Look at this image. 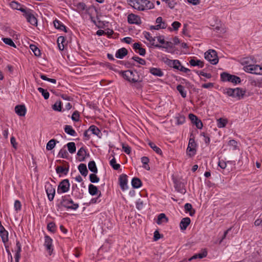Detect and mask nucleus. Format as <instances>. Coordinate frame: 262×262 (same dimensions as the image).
Masks as SVG:
<instances>
[{
    "mask_svg": "<svg viewBox=\"0 0 262 262\" xmlns=\"http://www.w3.org/2000/svg\"><path fill=\"white\" fill-rule=\"evenodd\" d=\"M57 206L58 207H63L67 210H75L79 207V205L77 203H75L72 199L70 198L69 195H66L62 196L61 200Z\"/></svg>",
    "mask_w": 262,
    "mask_h": 262,
    "instance_id": "nucleus-4",
    "label": "nucleus"
},
{
    "mask_svg": "<svg viewBox=\"0 0 262 262\" xmlns=\"http://www.w3.org/2000/svg\"><path fill=\"white\" fill-rule=\"evenodd\" d=\"M232 75L226 72H223L221 74V79L223 81H231Z\"/></svg>",
    "mask_w": 262,
    "mask_h": 262,
    "instance_id": "nucleus-36",
    "label": "nucleus"
},
{
    "mask_svg": "<svg viewBox=\"0 0 262 262\" xmlns=\"http://www.w3.org/2000/svg\"><path fill=\"white\" fill-rule=\"evenodd\" d=\"M154 234V241H157L160 238L163 237V235L160 234L158 230H156Z\"/></svg>",
    "mask_w": 262,
    "mask_h": 262,
    "instance_id": "nucleus-61",
    "label": "nucleus"
},
{
    "mask_svg": "<svg viewBox=\"0 0 262 262\" xmlns=\"http://www.w3.org/2000/svg\"><path fill=\"white\" fill-rule=\"evenodd\" d=\"M64 132L68 135L72 136L76 135V132L71 125H66L64 127Z\"/></svg>",
    "mask_w": 262,
    "mask_h": 262,
    "instance_id": "nucleus-29",
    "label": "nucleus"
},
{
    "mask_svg": "<svg viewBox=\"0 0 262 262\" xmlns=\"http://www.w3.org/2000/svg\"><path fill=\"white\" fill-rule=\"evenodd\" d=\"M128 23L130 24L140 25L141 23V20L137 15L131 13L127 16Z\"/></svg>",
    "mask_w": 262,
    "mask_h": 262,
    "instance_id": "nucleus-15",
    "label": "nucleus"
},
{
    "mask_svg": "<svg viewBox=\"0 0 262 262\" xmlns=\"http://www.w3.org/2000/svg\"><path fill=\"white\" fill-rule=\"evenodd\" d=\"M189 119L192 123L194 124L198 129H202L203 125L201 120L195 115L190 114L188 116Z\"/></svg>",
    "mask_w": 262,
    "mask_h": 262,
    "instance_id": "nucleus-13",
    "label": "nucleus"
},
{
    "mask_svg": "<svg viewBox=\"0 0 262 262\" xmlns=\"http://www.w3.org/2000/svg\"><path fill=\"white\" fill-rule=\"evenodd\" d=\"M88 130L91 131L93 134L99 137L101 134L100 129L97 126L94 125L90 126L88 129Z\"/></svg>",
    "mask_w": 262,
    "mask_h": 262,
    "instance_id": "nucleus-37",
    "label": "nucleus"
},
{
    "mask_svg": "<svg viewBox=\"0 0 262 262\" xmlns=\"http://www.w3.org/2000/svg\"><path fill=\"white\" fill-rule=\"evenodd\" d=\"M142 182L140 179L135 177L132 180V185L134 188H138L142 186Z\"/></svg>",
    "mask_w": 262,
    "mask_h": 262,
    "instance_id": "nucleus-28",
    "label": "nucleus"
},
{
    "mask_svg": "<svg viewBox=\"0 0 262 262\" xmlns=\"http://www.w3.org/2000/svg\"><path fill=\"white\" fill-rule=\"evenodd\" d=\"M186 151L189 157H192L196 153V147L188 146Z\"/></svg>",
    "mask_w": 262,
    "mask_h": 262,
    "instance_id": "nucleus-44",
    "label": "nucleus"
},
{
    "mask_svg": "<svg viewBox=\"0 0 262 262\" xmlns=\"http://www.w3.org/2000/svg\"><path fill=\"white\" fill-rule=\"evenodd\" d=\"M89 178L90 181L93 183H98L99 181V178L95 173L90 174Z\"/></svg>",
    "mask_w": 262,
    "mask_h": 262,
    "instance_id": "nucleus-51",
    "label": "nucleus"
},
{
    "mask_svg": "<svg viewBox=\"0 0 262 262\" xmlns=\"http://www.w3.org/2000/svg\"><path fill=\"white\" fill-rule=\"evenodd\" d=\"M207 255V250L206 249H202L201 251V252L195 254L194 255H193L192 257L189 258L188 260V261H191L193 259H195L196 258H203L204 257H206Z\"/></svg>",
    "mask_w": 262,
    "mask_h": 262,
    "instance_id": "nucleus-19",
    "label": "nucleus"
},
{
    "mask_svg": "<svg viewBox=\"0 0 262 262\" xmlns=\"http://www.w3.org/2000/svg\"><path fill=\"white\" fill-rule=\"evenodd\" d=\"M0 236L3 243H6L8 242V232L6 230L5 232L3 231L2 233H0Z\"/></svg>",
    "mask_w": 262,
    "mask_h": 262,
    "instance_id": "nucleus-53",
    "label": "nucleus"
},
{
    "mask_svg": "<svg viewBox=\"0 0 262 262\" xmlns=\"http://www.w3.org/2000/svg\"><path fill=\"white\" fill-rule=\"evenodd\" d=\"M99 191L98 188L93 184H90L89 185V192L91 195L93 196L97 194L98 195Z\"/></svg>",
    "mask_w": 262,
    "mask_h": 262,
    "instance_id": "nucleus-27",
    "label": "nucleus"
},
{
    "mask_svg": "<svg viewBox=\"0 0 262 262\" xmlns=\"http://www.w3.org/2000/svg\"><path fill=\"white\" fill-rule=\"evenodd\" d=\"M77 11L80 13L82 11L85 10L86 13L89 14V11L90 10L91 7H89L88 8L86 7V5L85 3L83 2H79L77 3L75 5Z\"/></svg>",
    "mask_w": 262,
    "mask_h": 262,
    "instance_id": "nucleus-20",
    "label": "nucleus"
},
{
    "mask_svg": "<svg viewBox=\"0 0 262 262\" xmlns=\"http://www.w3.org/2000/svg\"><path fill=\"white\" fill-rule=\"evenodd\" d=\"M177 90L179 91L183 98H185L186 97V92L185 91L184 87L183 85L179 84L177 86Z\"/></svg>",
    "mask_w": 262,
    "mask_h": 262,
    "instance_id": "nucleus-42",
    "label": "nucleus"
},
{
    "mask_svg": "<svg viewBox=\"0 0 262 262\" xmlns=\"http://www.w3.org/2000/svg\"><path fill=\"white\" fill-rule=\"evenodd\" d=\"M171 26L173 28V30L177 31L179 29V28L181 27V24L179 21H175L172 23Z\"/></svg>",
    "mask_w": 262,
    "mask_h": 262,
    "instance_id": "nucleus-60",
    "label": "nucleus"
},
{
    "mask_svg": "<svg viewBox=\"0 0 262 262\" xmlns=\"http://www.w3.org/2000/svg\"><path fill=\"white\" fill-rule=\"evenodd\" d=\"M191 220L189 217H186L182 219L180 223V227L181 230H185L190 224Z\"/></svg>",
    "mask_w": 262,
    "mask_h": 262,
    "instance_id": "nucleus-21",
    "label": "nucleus"
},
{
    "mask_svg": "<svg viewBox=\"0 0 262 262\" xmlns=\"http://www.w3.org/2000/svg\"><path fill=\"white\" fill-rule=\"evenodd\" d=\"M199 75H201L204 77H206L207 78H211L212 77V75L210 73H206L204 72L203 71H196L195 72Z\"/></svg>",
    "mask_w": 262,
    "mask_h": 262,
    "instance_id": "nucleus-57",
    "label": "nucleus"
},
{
    "mask_svg": "<svg viewBox=\"0 0 262 262\" xmlns=\"http://www.w3.org/2000/svg\"><path fill=\"white\" fill-rule=\"evenodd\" d=\"M71 118H72V120H73L74 121H76V122L78 121L79 118V112L77 111H75V112H74V113H73V114L72 115Z\"/></svg>",
    "mask_w": 262,
    "mask_h": 262,
    "instance_id": "nucleus-56",
    "label": "nucleus"
},
{
    "mask_svg": "<svg viewBox=\"0 0 262 262\" xmlns=\"http://www.w3.org/2000/svg\"><path fill=\"white\" fill-rule=\"evenodd\" d=\"M168 221V218L166 217L164 213H160L158 216L157 223L159 225L162 224L163 222L167 223Z\"/></svg>",
    "mask_w": 262,
    "mask_h": 262,
    "instance_id": "nucleus-32",
    "label": "nucleus"
},
{
    "mask_svg": "<svg viewBox=\"0 0 262 262\" xmlns=\"http://www.w3.org/2000/svg\"><path fill=\"white\" fill-rule=\"evenodd\" d=\"M110 164L115 170H118L120 168V165L116 163V161L115 158H113L111 160H110Z\"/></svg>",
    "mask_w": 262,
    "mask_h": 262,
    "instance_id": "nucleus-45",
    "label": "nucleus"
},
{
    "mask_svg": "<svg viewBox=\"0 0 262 262\" xmlns=\"http://www.w3.org/2000/svg\"><path fill=\"white\" fill-rule=\"evenodd\" d=\"M52 243V239L49 236L47 235H45L44 246L46 247L47 251L50 255H51L53 251V246Z\"/></svg>",
    "mask_w": 262,
    "mask_h": 262,
    "instance_id": "nucleus-12",
    "label": "nucleus"
},
{
    "mask_svg": "<svg viewBox=\"0 0 262 262\" xmlns=\"http://www.w3.org/2000/svg\"><path fill=\"white\" fill-rule=\"evenodd\" d=\"M52 108L55 111L61 112L62 103L61 101H56L55 104L52 105Z\"/></svg>",
    "mask_w": 262,
    "mask_h": 262,
    "instance_id": "nucleus-41",
    "label": "nucleus"
},
{
    "mask_svg": "<svg viewBox=\"0 0 262 262\" xmlns=\"http://www.w3.org/2000/svg\"><path fill=\"white\" fill-rule=\"evenodd\" d=\"M70 182L68 179L62 180L59 184L57 187V193L61 194L68 192L70 189Z\"/></svg>",
    "mask_w": 262,
    "mask_h": 262,
    "instance_id": "nucleus-7",
    "label": "nucleus"
},
{
    "mask_svg": "<svg viewBox=\"0 0 262 262\" xmlns=\"http://www.w3.org/2000/svg\"><path fill=\"white\" fill-rule=\"evenodd\" d=\"M37 90L40 93H41L42 95L45 99H48L49 98L50 94L46 90L42 88H38Z\"/></svg>",
    "mask_w": 262,
    "mask_h": 262,
    "instance_id": "nucleus-47",
    "label": "nucleus"
},
{
    "mask_svg": "<svg viewBox=\"0 0 262 262\" xmlns=\"http://www.w3.org/2000/svg\"><path fill=\"white\" fill-rule=\"evenodd\" d=\"M23 15L26 17L28 22L33 26H37V20L32 13L31 9H27L25 12L23 13Z\"/></svg>",
    "mask_w": 262,
    "mask_h": 262,
    "instance_id": "nucleus-8",
    "label": "nucleus"
},
{
    "mask_svg": "<svg viewBox=\"0 0 262 262\" xmlns=\"http://www.w3.org/2000/svg\"><path fill=\"white\" fill-rule=\"evenodd\" d=\"M58 142H59L58 141H56L54 139L50 140L47 144L46 149L48 150H51L53 149L55 146L56 143Z\"/></svg>",
    "mask_w": 262,
    "mask_h": 262,
    "instance_id": "nucleus-33",
    "label": "nucleus"
},
{
    "mask_svg": "<svg viewBox=\"0 0 262 262\" xmlns=\"http://www.w3.org/2000/svg\"><path fill=\"white\" fill-rule=\"evenodd\" d=\"M2 40L3 42L5 43L6 45H8L11 47H13L14 48L16 47L15 44L14 43L12 39L10 38H3Z\"/></svg>",
    "mask_w": 262,
    "mask_h": 262,
    "instance_id": "nucleus-46",
    "label": "nucleus"
},
{
    "mask_svg": "<svg viewBox=\"0 0 262 262\" xmlns=\"http://www.w3.org/2000/svg\"><path fill=\"white\" fill-rule=\"evenodd\" d=\"M119 185L121 189L124 190L128 188L127 186V176L125 174H122L119 178Z\"/></svg>",
    "mask_w": 262,
    "mask_h": 262,
    "instance_id": "nucleus-16",
    "label": "nucleus"
},
{
    "mask_svg": "<svg viewBox=\"0 0 262 262\" xmlns=\"http://www.w3.org/2000/svg\"><path fill=\"white\" fill-rule=\"evenodd\" d=\"M190 64L192 67L198 66L199 68H203L204 66V63L203 61H201L199 59H191L189 60Z\"/></svg>",
    "mask_w": 262,
    "mask_h": 262,
    "instance_id": "nucleus-24",
    "label": "nucleus"
},
{
    "mask_svg": "<svg viewBox=\"0 0 262 262\" xmlns=\"http://www.w3.org/2000/svg\"><path fill=\"white\" fill-rule=\"evenodd\" d=\"M66 146L68 147L69 151L71 154H73L76 151V147L74 142H69L66 145Z\"/></svg>",
    "mask_w": 262,
    "mask_h": 262,
    "instance_id": "nucleus-38",
    "label": "nucleus"
},
{
    "mask_svg": "<svg viewBox=\"0 0 262 262\" xmlns=\"http://www.w3.org/2000/svg\"><path fill=\"white\" fill-rule=\"evenodd\" d=\"M30 49L33 52L34 55L36 56H39L40 55V50L34 45H31L30 46Z\"/></svg>",
    "mask_w": 262,
    "mask_h": 262,
    "instance_id": "nucleus-48",
    "label": "nucleus"
},
{
    "mask_svg": "<svg viewBox=\"0 0 262 262\" xmlns=\"http://www.w3.org/2000/svg\"><path fill=\"white\" fill-rule=\"evenodd\" d=\"M130 5L138 11H145L154 9L155 5L149 0H128Z\"/></svg>",
    "mask_w": 262,
    "mask_h": 262,
    "instance_id": "nucleus-1",
    "label": "nucleus"
},
{
    "mask_svg": "<svg viewBox=\"0 0 262 262\" xmlns=\"http://www.w3.org/2000/svg\"><path fill=\"white\" fill-rule=\"evenodd\" d=\"M86 154V149L84 147H81L78 151L77 155L78 157H81L78 159V161L80 162L84 161L85 160V157L84 154Z\"/></svg>",
    "mask_w": 262,
    "mask_h": 262,
    "instance_id": "nucleus-30",
    "label": "nucleus"
},
{
    "mask_svg": "<svg viewBox=\"0 0 262 262\" xmlns=\"http://www.w3.org/2000/svg\"><path fill=\"white\" fill-rule=\"evenodd\" d=\"M178 125H181L185 121V117L183 115L178 114L175 118Z\"/></svg>",
    "mask_w": 262,
    "mask_h": 262,
    "instance_id": "nucleus-40",
    "label": "nucleus"
},
{
    "mask_svg": "<svg viewBox=\"0 0 262 262\" xmlns=\"http://www.w3.org/2000/svg\"><path fill=\"white\" fill-rule=\"evenodd\" d=\"M26 111L24 105H17L15 107V112L19 116H25Z\"/></svg>",
    "mask_w": 262,
    "mask_h": 262,
    "instance_id": "nucleus-18",
    "label": "nucleus"
},
{
    "mask_svg": "<svg viewBox=\"0 0 262 262\" xmlns=\"http://www.w3.org/2000/svg\"><path fill=\"white\" fill-rule=\"evenodd\" d=\"M230 82L234 84H237L241 82V79L239 77L232 75Z\"/></svg>",
    "mask_w": 262,
    "mask_h": 262,
    "instance_id": "nucleus-52",
    "label": "nucleus"
},
{
    "mask_svg": "<svg viewBox=\"0 0 262 262\" xmlns=\"http://www.w3.org/2000/svg\"><path fill=\"white\" fill-rule=\"evenodd\" d=\"M14 208L16 211H19L21 208V204L19 201L16 200L14 202Z\"/></svg>",
    "mask_w": 262,
    "mask_h": 262,
    "instance_id": "nucleus-59",
    "label": "nucleus"
},
{
    "mask_svg": "<svg viewBox=\"0 0 262 262\" xmlns=\"http://www.w3.org/2000/svg\"><path fill=\"white\" fill-rule=\"evenodd\" d=\"M201 135L203 136L204 137V141H205V143L207 144V145H208L210 141V137H209V136L207 134H206L204 132L202 133L201 134Z\"/></svg>",
    "mask_w": 262,
    "mask_h": 262,
    "instance_id": "nucleus-64",
    "label": "nucleus"
},
{
    "mask_svg": "<svg viewBox=\"0 0 262 262\" xmlns=\"http://www.w3.org/2000/svg\"><path fill=\"white\" fill-rule=\"evenodd\" d=\"M245 72L255 74H259L262 68L258 65L250 64L244 67Z\"/></svg>",
    "mask_w": 262,
    "mask_h": 262,
    "instance_id": "nucleus-9",
    "label": "nucleus"
},
{
    "mask_svg": "<svg viewBox=\"0 0 262 262\" xmlns=\"http://www.w3.org/2000/svg\"><path fill=\"white\" fill-rule=\"evenodd\" d=\"M223 93L228 96L241 100L244 97L246 91L240 88H236L235 89L226 88L224 90Z\"/></svg>",
    "mask_w": 262,
    "mask_h": 262,
    "instance_id": "nucleus-3",
    "label": "nucleus"
},
{
    "mask_svg": "<svg viewBox=\"0 0 262 262\" xmlns=\"http://www.w3.org/2000/svg\"><path fill=\"white\" fill-rule=\"evenodd\" d=\"M90 15V19L92 22H93L98 28H101L100 23L101 21L99 20L97 23L94 18L92 16L91 14H89Z\"/></svg>",
    "mask_w": 262,
    "mask_h": 262,
    "instance_id": "nucleus-62",
    "label": "nucleus"
},
{
    "mask_svg": "<svg viewBox=\"0 0 262 262\" xmlns=\"http://www.w3.org/2000/svg\"><path fill=\"white\" fill-rule=\"evenodd\" d=\"M45 189L48 200L52 201L55 194V189L49 182L46 183Z\"/></svg>",
    "mask_w": 262,
    "mask_h": 262,
    "instance_id": "nucleus-10",
    "label": "nucleus"
},
{
    "mask_svg": "<svg viewBox=\"0 0 262 262\" xmlns=\"http://www.w3.org/2000/svg\"><path fill=\"white\" fill-rule=\"evenodd\" d=\"M148 145L156 153L160 155H162V151L161 149L159 147L157 146L155 143L152 142H149L148 143Z\"/></svg>",
    "mask_w": 262,
    "mask_h": 262,
    "instance_id": "nucleus-43",
    "label": "nucleus"
},
{
    "mask_svg": "<svg viewBox=\"0 0 262 262\" xmlns=\"http://www.w3.org/2000/svg\"><path fill=\"white\" fill-rule=\"evenodd\" d=\"M188 146L194 147H196V144L195 142L194 137L192 133H191L190 134V138L189 140Z\"/></svg>",
    "mask_w": 262,
    "mask_h": 262,
    "instance_id": "nucleus-50",
    "label": "nucleus"
},
{
    "mask_svg": "<svg viewBox=\"0 0 262 262\" xmlns=\"http://www.w3.org/2000/svg\"><path fill=\"white\" fill-rule=\"evenodd\" d=\"M58 162L63 164L64 165L62 166H57L56 167V171L57 173L59 174V177H61V173L67 175L69 170V165L68 162H66L64 160H57Z\"/></svg>",
    "mask_w": 262,
    "mask_h": 262,
    "instance_id": "nucleus-6",
    "label": "nucleus"
},
{
    "mask_svg": "<svg viewBox=\"0 0 262 262\" xmlns=\"http://www.w3.org/2000/svg\"><path fill=\"white\" fill-rule=\"evenodd\" d=\"M68 155V153L66 149L62 148L60 150L58 156L62 158H67Z\"/></svg>",
    "mask_w": 262,
    "mask_h": 262,
    "instance_id": "nucleus-54",
    "label": "nucleus"
},
{
    "mask_svg": "<svg viewBox=\"0 0 262 262\" xmlns=\"http://www.w3.org/2000/svg\"><path fill=\"white\" fill-rule=\"evenodd\" d=\"M127 50L125 48H122L117 51L115 56L116 58L122 59L124 57L127 55Z\"/></svg>",
    "mask_w": 262,
    "mask_h": 262,
    "instance_id": "nucleus-23",
    "label": "nucleus"
},
{
    "mask_svg": "<svg viewBox=\"0 0 262 262\" xmlns=\"http://www.w3.org/2000/svg\"><path fill=\"white\" fill-rule=\"evenodd\" d=\"M47 229L49 231L55 233L56 231V226L54 222H51L48 224Z\"/></svg>",
    "mask_w": 262,
    "mask_h": 262,
    "instance_id": "nucleus-39",
    "label": "nucleus"
},
{
    "mask_svg": "<svg viewBox=\"0 0 262 262\" xmlns=\"http://www.w3.org/2000/svg\"><path fill=\"white\" fill-rule=\"evenodd\" d=\"M218 166L222 169H225L227 166V162L223 160H219L218 162Z\"/></svg>",
    "mask_w": 262,
    "mask_h": 262,
    "instance_id": "nucleus-63",
    "label": "nucleus"
},
{
    "mask_svg": "<svg viewBox=\"0 0 262 262\" xmlns=\"http://www.w3.org/2000/svg\"><path fill=\"white\" fill-rule=\"evenodd\" d=\"M149 72L154 76L162 77L164 73L159 68H151L149 69Z\"/></svg>",
    "mask_w": 262,
    "mask_h": 262,
    "instance_id": "nucleus-25",
    "label": "nucleus"
},
{
    "mask_svg": "<svg viewBox=\"0 0 262 262\" xmlns=\"http://www.w3.org/2000/svg\"><path fill=\"white\" fill-rule=\"evenodd\" d=\"M10 6L13 9L19 10L23 13L27 9L24 6L21 5L16 1H12L10 3Z\"/></svg>",
    "mask_w": 262,
    "mask_h": 262,
    "instance_id": "nucleus-17",
    "label": "nucleus"
},
{
    "mask_svg": "<svg viewBox=\"0 0 262 262\" xmlns=\"http://www.w3.org/2000/svg\"><path fill=\"white\" fill-rule=\"evenodd\" d=\"M185 211L186 213L189 212L190 216H193L195 213V210L192 209V205L190 203H186L184 205Z\"/></svg>",
    "mask_w": 262,
    "mask_h": 262,
    "instance_id": "nucleus-31",
    "label": "nucleus"
},
{
    "mask_svg": "<svg viewBox=\"0 0 262 262\" xmlns=\"http://www.w3.org/2000/svg\"><path fill=\"white\" fill-rule=\"evenodd\" d=\"M163 61L170 68L175 69H179L181 66V62L179 60H171L167 57L163 58Z\"/></svg>",
    "mask_w": 262,
    "mask_h": 262,
    "instance_id": "nucleus-11",
    "label": "nucleus"
},
{
    "mask_svg": "<svg viewBox=\"0 0 262 262\" xmlns=\"http://www.w3.org/2000/svg\"><path fill=\"white\" fill-rule=\"evenodd\" d=\"M53 24H54V26L56 29L59 30L63 31L65 32H68L66 26L65 25H64L63 24V23L62 22H61L60 21L56 19L53 21Z\"/></svg>",
    "mask_w": 262,
    "mask_h": 262,
    "instance_id": "nucleus-22",
    "label": "nucleus"
},
{
    "mask_svg": "<svg viewBox=\"0 0 262 262\" xmlns=\"http://www.w3.org/2000/svg\"><path fill=\"white\" fill-rule=\"evenodd\" d=\"M132 59L137 61L140 64L145 65L146 64V61L144 59L141 58L138 56H134Z\"/></svg>",
    "mask_w": 262,
    "mask_h": 262,
    "instance_id": "nucleus-55",
    "label": "nucleus"
},
{
    "mask_svg": "<svg viewBox=\"0 0 262 262\" xmlns=\"http://www.w3.org/2000/svg\"><path fill=\"white\" fill-rule=\"evenodd\" d=\"M119 74L127 81L133 82H140L142 81V79L140 78V75L137 70L132 71L127 70L125 71H121Z\"/></svg>",
    "mask_w": 262,
    "mask_h": 262,
    "instance_id": "nucleus-2",
    "label": "nucleus"
},
{
    "mask_svg": "<svg viewBox=\"0 0 262 262\" xmlns=\"http://www.w3.org/2000/svg\"><path fill=\"white\" fill-rule=\"evenodd\" d=\"M228 123L227 119L220 118L217 120V125L219 128L225 127Z\"/></svg>",
    "mask_w": 262,
    "mask_h": 262,
    "instance_id": "nucleus-34",
    "label": "nucleus"
},
{
    "mask_svg": "<svg viewBox=\"0 0 262 262\" xmlns=\"http://www.w3.org/2000/svg\"><path fill=\"white\" fill-rule=\"evenodd\" d=\"M78 169L80 172L81 174L84 177H86L88 173V170L86 165L85 164H80L78 167Z\"/></svg>",
    "mask_w": 262,
    "mask_h": 262,
    "instance_id": "nucleus-26",
    "label": "nucleus"
},
{
    "mask_svg": "<svg viewBox=\"0 0 262 262\" xmlns=\"http://www.w3.org/2000/svg\"><path fill=\"white\" fill-rule=\"evenodd\" d=\"M205 58L214 65L216 64L219 62L217 53L214 50H209L207 51L205 53Z\"/></svg>",
    "mask_w": 262,
    "mask_h": 262,
    "instance_id": "nucleus-5",
    "label": "nucleus"
},
{
    "mask_svg": "<svg viewBox=\"0 0 262 262\" xmlns=\"http://www.w3.org/2000/svg\"><path fill=\"white\" fill-rule=\"evenodd\" d=\"M122 148L123 151L127 155H129L131 151V148L128 145L122 144Z\"/></svg>",
    "mask_w": 262,
    "mask_h": 262,
    "instance_id": "nucleus-58",
    "label": "nucleus"
},
{
    "mask_svg": "<svg viewBox=\"0 0 262 262\" xmlns=\"http://www.w3.org/2000/svg\"><path fill=\"white\" fill-rule=\"evenodd\" d=\"M88 168L89 170L93 173H96L98 169L94 161H91L88 163Z\"/></svg>",
    "mask_w": 262,
    "mask_h": 262,
    "instance_id": "nucleus-35",
    "label": "nucleus"
},
{
    "mask_svg": "<svg viewBox=\"0 0 262 262\" xmlns=\"http://www.w3.org/2000/svg\"><path fill=\"white\" fill-rule=\"evenodd\" d=\"M173 182L174 188L178 192L183 194L186 192V190L185 188V184L184 183L177 180H174Z\"/></svg>",
    "mask_w": 262,
    "mask_h": 262,
    "instance_id": "nucleus-14",
    "label": "nucleus"
},
{
    "mask_svg": "<svg viewBox=\"0 0 262 262\" xmlns=\"http://www.w3.org/2000/svg\"><path fill=\"white\" fill-rule=\"evenodd\" d=\"M21 251V246L20 242L18 241H16V248H15V256H20V252Z\"/></svg>",
    "mask_w": 262,
    "mask_h": 262,
    "instance_id": "nucleus-49",
    "label": "nucleus"
}]
</instances>
